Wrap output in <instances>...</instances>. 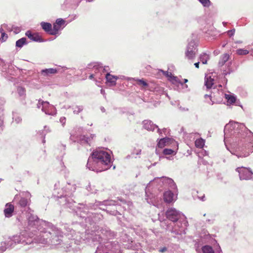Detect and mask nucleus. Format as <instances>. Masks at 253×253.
<instances>
[{
    "instance_id": "1",
    "label": "nucleus",
    "mask_w": 253,
    "mask_h": 253,
    "mask_svg": "<svg viewBox=\"0 0 253 253\" xmlns=\"http://www.w3.org/2000/svg\"><path fill=\"white\" fill-rule=\"evenodd\" d=\"M27 229L31 233L28 238L42 244H50L56 247L62 242L63 233L51 223L41 220L37 215L28 216Z\"/></svg>"
},
{
    "instance_id": "2",
    "label": "nucleus",
    "mask_w": 253,
    "mask_h": 253,
    "mask_svg": "<svg viewBox=\"0 0 253 253\" xmlns=\"http://www.w3.org/2000/svg\"><path fill=\"white\" fill-rule=\"evenodd\" d=\"M224 142L242 151L246 148V143H253V133L243 124L230 122L224 127Z\"/></svg>"
},
{
    "instance_id": "3",
    "label": "nucleus",
    "mask_w": 253,
    "mask_h": 253,
    "mask_svg": "<svg viewBox=\"0 0 253 253\" xmlns=\"http://www.w3.org/2000/svg\"><path fill=\"white\" fill-rule=\"evenodd\" d=\"M110 154L103 149H97L91 154L86 164L87 168L96 172L109 169L112 164Z\"/></svg>"
},
{
    "instance_id": "4",
    "label": "nucleus",
    "mask_w": 253,
    "mask_h": 253,
    "mask_svg": "<svg viewBox=\"0 0 253 253\" xmlns=\"http://www.w3.org/2000/svg\"><path fill=\"white\" fill-rule=\"evenodd\" d=\"M78 205H80V208L76 211L77 215L84 218L85 223H89L91 225L93 223L98 222L102 218V215L94 213L92 212L93 211L96 210L100 205L114 206L116 205V202L112 200H105L103 202L96 201L95 203H88L85 205L78 204Z\"/></svg>"
},
{
    "instance_id": "5",
    "label": "nucleus",
    "mask_w": 253,
    "mask_h": 253,
    "mask_svg": "<svg viewBox=\"0 0 253 253\" xmlns=\"http://www.w3.org/2000/svg\"><path fill=\"white\" fill-rule=\"evenodd\" d=\"M166 216L168 219L172 221L173 225H170L167 223V221L164 220L161 222V226L164 227L166 226V229L169 230L171 233L176 235H181L185 234V229L187 226L188 223L186 220L185 215L179 211L174 208H169L166 212Z\"/></svg>"
},
{
    "instance_id": "6",
    "label": "nucleus",
    "mask_w": 253,
    "mask_h": 253,
    "mask_svg": "<svg viewBox=\"0 0 253 253\" xmlns=\"http://www.w3.org/2000/svg\"><path fill=\"white\" fill-rule=\"evenodd\" d=\"M76 187L75 185H71L68 183L66 186L61 189H54L53 196L57 198H63L65 202L64 204L67 207L71 209L73 211H76L80 208V206L76 204L75 201L71 198L73 196V193L75 192Z\"/></svg>"
},
{
    "instance_id": "7",
    "label": "nucleus",
    "mask_w": 253,
    "mask_h": 253,
    "mask_svg": "<svg viewBox=\"0 0 253 253\" xmlns=\"http://www.w3.org/2000/svg\"><path fill=\"white\" fill-rule=\"evenodd\" d=\"M27 233H24L19 235L8 237L0 243V253H3L8 249H12L16 245H31L33 242L32 238H27Z\"/></svg>"
},
{
    "instance_id": "8",
    "label": "nucleus",
    "mask_w": 253,
    "mask_h": 253,
    "mask_svg": "<svg viewBox=\"0 0 253 253\" xmlns=\"http://www.w3.org/2000/svg\"><path fill=\"white\" fill-rule=\"evenodd\" d=\"M174 183V181L171 178L167 177H156L153 180L150 181L145 188L146 200L147 203L155 206L158 201V197H155L150 191L151 186L156 183L159 184H168L169 187Z\"/></svg>"
},
{
    "instance_id": "9",
    "label": "nucleus",
    "mask_w": 253,
    "mask_h": 253,
    "mask_svg": "<svg viewBox=\"0 0 253 253\" xmlns=\"http://www.w3.org/2000/svg\"><path fill=\"white\" fill-rule=\"evenodd\" d=\"M65 228L67 231V232L64 233L65 235L68 237L69 239L74 241L75 244H80L82 240H84V233L76 232L75 230L69 227L65 226Z\"/></svg>"
},
{
    "instance_id": "10",
    "label": "nucleus",
    "mask_w": 253,
    "mask_h": 253,
    "mask_svg": "<svg viewBox=\"0 0 253 253\" xmlns=\"http://www.w3.org/2000/svg\"><path fill=\"white\" fill-rule=\"evenodd\" d=\"M197 51V43L194 40H192L188 42L187 46L185 51V57L188 59H193L195 57Z\"/></svg>"
},
{
    "instance_id": "11",
    "label": "nucleus",
    "mask_w": 253,
    "mask_h": 253,
    "mask_svg": "<svg viewBox=\"0 0 253 253\" xmlns=\"http://www.w3.org/2000/svg\"><path fill=\"white\" fill-rule=\"evenodd\" d=\"M236 171L238 172L241 180H250L253 177V172L249 168L243 167H238L236 169Z\"/></svg>"
},
{
    "instance_id": "12",
    "label": "nucleus",
    "mask_w": 253,
    "mask_h": 253,
    "mask_svg": "<svg viewBox=\"0 0 253 253\" xmlns=\"http://www.w3.org/2000/svg\"><path fill=\"white\" fill-rule=\"evenodd\" d=\"M143 127L145 129L148 131H154L155 128H157V131L159 133L160 135H161L162 133V130L158 128V126L154 124L150 120H144L142 122ZM166 130V128H164L163 129V131H165Z\"/></svg>"
},
{
    "instance_id": "13",
    "label": "nucleus",
    "mask_w": 253,
    "mask_h": 253,
    "mask_svg": "<svg viewBox=\"0 0 253 253\" xmlns=\"http://www.w3.org/2000/svg\"><path fill=\"white\" fill-rule=\"evenodd\" d=\"M42 110L45 114L48 115H54L56 114V109L52 105L50 104L47 101L42 102Z\"/></svg>"
},
{
    "instance_id": "14",
    "label": "nucleus",
    "mask_w": 253,
    "mask_h": 253,
    "mask_svg": "<svg viewBox=\"0 0 253 253\" xmlns=\"http://www.w3.org/2000/svg\"><path fill=\"white\" fill-rule=\"evenodd\" d=\"M22 197L19 201L18 204L21 208H25L29 204L30 202L31 194L28 192H23L22 193Z\"/></svg>"
},
{
    "instance_id": "15",
    "label": "nucleus",
    "mask_w": 253,
    "mask_h": 253,
    "mask_svg": "<svg viewBox=\"0 0 253 253\" xmlns=\"http://www.w3.org/2000/svg\"><path fill=\"white\" fill-rule=\"evenodd\" d=\"M95 137V134H90L89 136L88 135H81L80 137L77 139L78 142L82 145L88 144L89 146L91 145L92 143V141Z\"/></svg>"
},
{
    "instance_id": "16",
    "label": "nucleus",
    "mask_w": 253,
    "mask_h": 253,
    "mask_svg": "<svg viewBox=\"0 0 253 253\" xmlns=\"http://www.w3.org/2000/svg\"><path fill=\"white\" fill-rule=\"evenodd\" d=\"M59 71L57 68H48L43 69L41 71V75L43 77H49L58 73Z\"/></svg>"
},
{
    "instance_id": "17",
    "label": "nucleus",
    "mask_w": 253,
    "mask_h": 253,
    "mask_svg": "<svg viewBox=\"0 0 253 253\" xmlns=\"http://www.w3.org/2000/svg\"><path fill=\"white\" fill-rule=\"evenodd\" d=\"M14 209V207L13 205L10 203H7L4 210V213L5 217H10L12 216Z\"/></svg>"
},
{
    "instance_id": "18",
    "label": "nucleus",
    "mask_w": 253,
    "mask_h": 253,
    "mask_svg": "<svg viewBox=\"0 0 253 253\" xmlns=\"http://www.w3.org/2000/svg\"><path fill=\"white\" fill-rule=\"evenodd\" d=\"M105 78L107 83H110L111 85L114 86L116 84V81L119 79L118 76L111 75L110 73H107L105 75Z\"/></svg>"
},
{
    "instance_id": "19",
    "label": "nucleus",
    "mask_w": 253,
    "mask_h": 253,
    "mask_svg": "<svg viewBox=\"0 0 253 253\" xmlns=\"http://www.w3.org/2000/svg\"><path fill=\"white\" fill-rule=\"evenodd\" d=\"M25 35L33 41L37 42H42V39L39 35L32 34L30 31H27Z\"/></svg>"
},
{
    "instance_id": "20",
    "label": "nucleus",
    "mask_w": 253,
    "mask_h": 253,
    "mask_svg": "<svg viewBox=\"0 0 253 253\" xmlns=\"http://www.w3.org/2000/svg\"><path fill=\"white\" fill-rule=\"evenodd\" d=\"M164 201L167 203L172 202L173 193L171 191H166L163 194Z\"/></svg>"
},
{
    "instance_id": "21",
    "label": "nucleus",
    "mask_w": 253,
    "mask_h": 253,
    "mask_svg": "<svg viewBox=\"0 0 253 253\" xmlns=\"http://www.w3.org/2000/svg\"><path fill=\"white\" fill-rule=\"evenodd\" d=\"M230 55L228 53H224L220 56L218 65L219 67L223 66L225 63L229 59Z\"/></svg>"
},
{
    "instance_id": "22",
    "label": "nucleus",
    "mask_w": 253,
    "mask_h": 253,
    "mask_svg": "<svg viewBox=\"0 0 253 253\" xmlns=\"http://www.w3.org/2000/svg\"><path fill=\"white\" fill-rule=\"evenodd\" d=\"M41 26L42 29L46 33L50 35L51 32L52 25L48 22H42L41 23Z\"/></svg>"
},
{
    "instance_id": "23",
    "label": "nucleus",
    "mask_w": 253,
    "mask_h": 253,
    "mask_svg": "<svg viewBox=\"0 0 253 253\" xmlns=\"http://www.w3.org/2000/svg\"><path fill=\"white\" fill-rule=\"evenodd\" d=\"M170 141V139L167 137L161 138L158 142L157 146L159 148H163L165 146L168 145Z\"/></svg>"
},
{
    "instance_id": "24",
    "label": "nucleus",
    "mask_w": 253,
    "mask_h": 253,
    "mask_svg": "<svg viewBox=\"0 0 253 253\" xmlns=\"http://www.w3.org/2000/svg\"><path fill=\"white\" fill-rule=\"evenodd\" d=\"M93 68L95 70V74H91L89 76V79H90V80L94 78V76H95L96 78L98 77V76H97V72H96L97 70L98 71H101L102 72L106 71V67H105L103 69L101 67H98L97 65H93ZM106 68H108V67H106Z\"/></svg>"
},
{
    "instance_id": "25",
    "label": "nucleus",
    "mask_w": 253,
    "mask_h": 253,
    "mask_svg": "<svg viewBox=\"0 0 253 253\" xmlns=\"http://www.w3.org/2000/svg\"><path fill=\"white\" fill-rule=\"evenodd\" d=\"M214 80L211 77H205V85L208 89L211 88L213 84Z\"/></svg>"
},
{
    "instance_id": "26",
    "label": "nucleus",
    "mask_w": 253,
    "mask_h": 253,
    "mask_svg": "<svg viewBox=\"0 0 253 253\" xmlns=\"http://www.w3.org/2000/svg\"><path fill=\"white\" fill-rule=\"evenodd\" d=\"M27 39L26 38H22L17 40L16 42V46L21 48L24 45L27 44Z\"/></svg>"
},
{
    "instance_id": "27",
    "label": "nucleus",
    "mask_w": 253,
    "mask_h": 253,
    "mask_svg": "<svg viewBox=\"0 0 253 253\" xmlns=\"http://www.w3.org/2000/svg\"><path fill=\"white\" fill-rule=\"evenodd\" d=\"M205 143V140L202 138H200L196 140L195 144L197 148H202L204 147Z\"/></svg>"
},
{
    "instance_id": "28",
    "label": "nucleus",
    "mask_w": 253,
    "mask_h": 253,
    "mask_svg": "<svg viewBox=\"0 0 253 253\" xmlns=\"http://www.w3.org/2000/svg\"><path fill=\"white\" fill-rule=\"evenodd\" d=\"M17 93L21 98H24L26 95L25 89L21 86H18L17 88Z\"/></svg>"
},
{
    "instance_id": "29",
    "label": "nucleus",
    "mask_w": 253,
    "mask_h": 253,
    "mask_svg": "<svg viewBox=\"0 0 253 253\" xmlns=\"http://www.w3.org/2000/svg\"><path fill=\"white\" fill-rule=\"evenodd\" d=\"M199 59L203 64H206L207 63L208 60L209 59V56L207 53H203L200 55Z\"/></svg>"
},
{
    "instance_id": "30",
    "label": "nucleus",
    "mask_w": 253,
    "mask_h": 253,
    "mask_svg": "<svg viewBox=\"0 0 253 253\" xmlns=\"http://www.w3.org/2000/svg\"><path fill=\"white\" fill-rule=\"evenodd\" d=\"M203 253H214L212 248L209 245H205L202 248Z\"/></svg>"
},
{
    "instance_id": "31",
    "label": "nucleus",
    "mask_w": 253,
    "mask_h": 253,
    "mask_svg": "<svg viewBox=\"0 0 253 253\" xmlns=\"http://www.w3.org/2000/svg\"><path fill=\"white\" fill-rule=\"evenodd\" d=\"M225 98L227 100V102L230 104H233L236 101V97L234 95L230 94H225Z\"/></svg>"
},
{
    "instance_id": "32",
    "label": "nucleus",
    "mask_w": 253,
    "mask_h": 253,
    "mask_svg": "<svg viewBox=\"0 0 253 253\" xmlns=\"http://www.w3.org/2000/svg\"><path fill=\"white\" fill-rule=\"evenodd\" d=\"M60 27L57 25L55 23L53 25V29L51 28V35H55L57 34L58 31L60 30Z\"/></svg>"
},
{
    "instance_id": "33",
    "label": "nucleus",
    "mask_w": 253,
    "mask_h": 253,
    "mask_svg": "<svg viewBox=\"0 0 253 253\" xmlns=\"http://www.w3.org/2000/svg\"><path fill=\"white\" fill-rule=\"evenodd\" d=\"M232 65V62L230 61L228 62L227 64L228 67V70H224L223 71V75H224V76H227V75H229L231 73L233 72V70L232 68L230 67L231 65Z\"/></svg>"
},
{
    "instance_id": "34",
    "label": "nucleus",
    "mask_w": 253,
    "mask_h": 253,
    "mask_svg": "<svg viewBox=\"0 0 253 253\" xmlns=\"http://www.w3.org/2000/svg\"><path fill=\"white\" fill-rule=\"evenodd\" d=\"M73 113L75 114H78L81 112L84 109V106L82 105L76 106L72 108Z\"/></svg>"
},
{
    "instance_id": "35",
    "label": "nucleus",
    "mask_w": 253,
    "mask_h": 253,
    "mask_svg": "<svg viewBox=\"0 0 253 253\" xmlns=\"http://www.w3.org/2000/svg\"><path fill=\"white\" fill-rule=\"evenodd\" d=\"M86 190L91 194H96L98 191V190L95 188V186L91 185L90 184L86 186Z\"/></svg>"
},
{
    "instance_id": "36",
    "label": "nucleus",
    "mask_w": 253,
    "mask_h": 253,
    "mask_svg": "<svg viewBox=\"0 0 253 253\" xmlns=\"http://www.w3.org/2000/svg\"><path fill=\"white\" fill-rule=\"evenodd\" d=\"M8 67V65L5 63L3 59L0 58V71H5Z\"/></svg>"
},
{
    "instance_id": "37",
    "label": "nucleus",
    "mask_w": 253,
    "mask_h": 253,
    "mask_svg": "<svg viewBox=\"0 0 253 253\" xmlns=\"http://www.w3.org/2000/svg\"><path fill=\"white\" fill-rule=\"evenodd\" d=\"M163 154L165 155H174L176 152L172 149L166 148L163 150Z\"/></svg>"
},
{
    "instance_id": "38",
    "label": "nucleus",
    "mask_w": 253,
    "mask_h": 253,
    "mask_svg": "<svg viewBox=\"0 0 253 253\" xmlns=\"http://www.w3.org/2000/svg\"><path fill=\"white\" fill-rule=\"evenodd\" d=\"M202 5L205 7H209L211 5L210 0H198Z\"/></svg>"
},
{
    "instance_id": "39",
    "label": "nucleus",
    "mask_w": 253,
    "mask_h": 253,
    "mask_svg": "<svg viewBox=\"0 0 253 253\" xmlns=\"http://www.w3.org/2000/svg\"><path fill=\"white\" fill-rule=\"evenodd\" d=\"M170 75L173 84L178 83L180 84L181 85H183V83L181 82L177 77L173 76L171 73H170Z\"/></svg>"
},
{
    "instance_id": "40",
    "label": "nucleus",
    "mask_w": 253,
    "mask_h": 253,
    "mask_svg": "<svg viewBox=\"0 0 253 253\" xmlns=\"http://www.w3.org/2000/svg\"><path fill=\"white\" fill-rule=\"evenodd\" d=\"M236 52L237 54L240 55H247L249 53V51L248 50L242 48L237 49Z\"/></svg>"
},
{
    "instance_id": "41",
    "label": "nucleus",
    "mask_w": 253,
    "mask_h": 253,
    "mask_svg": "<svg viewBox=\"0 0 253 253\" xmlns=\"http://www.w3.org/2000/svg\"><path fill=\"white\" fill-rule=\"evenodd\" d=\"M91 236H92V234L91 235ZM91 238L92 239V242H100V238H101V237L99 235H97V234H95V236L92 237V236H88L86 238Z\"/></svg>"
},
{
    "instance_id": "42",
    "label": "nucleus",
    "mask_w": 253,
    "mask_h": 253,
    "mask_svg": "<svg viewBox=\"0 0 253 253\" xmlns=\"http://www.w3.org/2000/svg\"><path fill=\"white\" fill-rule=\"evenodd\" d=\"M55 23L61 27L62 25L65 24V21L62 18H58L56 20Z\"/></svg>"
},
{
    "instance_id": "43",
    "label": "nucleus",
    "mask_w": 253,
    "mask_h": 253,
    "mask_svg": "<svg viewBox=\"0 0 253 253\" xmlns=\"http://www.w3.org/2000/svg\"><path fill=\"white\" fill-rule=\"evenodd\" d=\"M8 38L7 35L5 33L1 34V37L0 38V41L2 42H5Z\"/></svg>"
},
{
    "instance_id": "44",
    "label": "nucleus",
    "mask_w": 253,
    "mask_h": 253,
    "mask_svg": "<svg viewBox=\"0 0 253 253\" xmlns=\"http://www.w3.org/2000/svg\"><path fill=\"white\" fill-rule=\"evenodd\" d=\"M13 119L14 120V121L17 124L20 123L22 121L21 118L20 117L17 116H13Z\"/></svg>"
},
{
    "instance_id": "45",
    "label": "nucleus",
    "mask_w": 253,
    "mask_h": 253,
    "mask_svg": "<svg viewBox=\"0 0 253 253\" xmlns=\"http://www.w3.org/2000/svg\"><path fill=\"white\" fill-rule=\"evenodd\" d=\"M138 84L139 85H142L143 86H147L148 85L147 83L143 80H138Z\"/></svg>"
},
{
    "instance_id": "46",
    "label": "nucleus",
    "mask_w": 253,
    "mask_h": 253,
    "mask_svg": "<svg viewBox=\"0 0 253 253\" xmlns=\"http://www.w3.org/2000/svg\"><path fill=\"white\" fill-rule=\"evenodd\" d=\"M66 118L64 117H61L59 120L60 123L62 124V126H64V125L66 123Z\"/></svg>"
},
{
    "instance_id": "47",
    "label": "nucleus",
    "mask_w": 253,
    "mask_h": 253,
    "mask_svg": "<svg viewBox=\"0 0 253 253\" xmlns=\"http://www.w3.org/2000/svg\"><path fill=\"white\" fill-rule=\"evenodd\" d=\"M235 29H232V30L228 31L227 34L229 36L231 37L234 35V34H235Z\"/></svg>"
},
{
    "instance_id": "48",
    "label": "nucleus",
    "mask_w": 253,
    "mask_h": 253,
    "mask_svg": "<svg viewBox=\"0 0 253 253\" xmlns=\"http://www.w3.org/2000/svg\"><path fill=\"white\" fill-rule=\"evenodd\" d=\"M167 250H168L167 248L164 247L160 248L159 249V252L160 253H164L166 252Z\"/></svg>"
},
{
    "instance_id": "49",
    "label": "nucleus",
    "mask_w": 253,
    "mask_h": 253,
    "mask_svg": "<svg viewBox=\"0 0 253 253\" xmlns=\"http://www.w3.org/2000/svg\"><path fill=\"white\" fill-rule=\"evenodd\" d=\"M13 30H14V32L15 33V34H18L20 32V28L18 27H13Z\"/></svg>"
},
{
    "instance_id": "50",
    "label": "nucleus",
    "mask_w": 253,
    "mask_h": 253,
    "mask_svg": "<svg viewBox=\"0 0 253 253\" xmlns=\"http://www.w3.org/2000/svg\"><path fill=\"white\" fill-rule=\"evenodd\" d=\"M234 154L236 155L238 158L243 157H247L249 155V154L247 152H246V153L243 154H240V155H239L238 154Z\"/></svg>"
},
{
    "instance_id": "51",
    "label": "nucleus",
    "mask_w": 253,
    "mask_h": 253,
    "mask_svg": "<svg viewBox=\"0 0 253 253\" xmlns=\"http://www.w3.org/2000/svg\"><path fill=\"white\" fill-rule=\"evenodd\" d=\"M39 132L40 133V134L42 135H43V138L42 139V142L43 143H44L45 142V134L44 133V130L40 131Z\"/></svg>"
},
{
    "instance_id": "52",
    "label": "nucleus",
    "mask_w": 253,
    "mask_h": 253,
    "mask_svg": "<svg viewBox=\"0 0 253 253\" xmlns=\"http://www.w3.org/2000/svg\"><path fill=\"white\" fill-rule=\"evenodd\" d=\"M42 101H43L42 100V99H39V102H38V104L37 105L38 108H39V109L41 108H42Z\"/></svg>"
},
{
    "instance_id": "53",
    "label": "nucleus",
    "mask_w": 253,
    "mask_h": 253,
    "mask_svg": "<svg viewBox=\"0 0 253 253\" xmlns=\"http://www.w3.org/2000/svg\"><path fill=\"white\" fill-rule=\"evenodd\" d=\"M165 76L167 77H169L170 78V73H169L168 71H164L163 70H161Z\"/></svg>"
},
{
    "instance_id": "54",
    "label": "nucleus",
    "mask_w": 253,
    "mask_h": 253,
    "mask_svg": "<svg viewBox=\"0 0 253 253\" xmlns=\"http://www.w3.org/2000/svg\"><path fill=\"white\" fill-rule=\"evenodd\" d=\"M169 188L171 189V190H175V189H176V184L175 183V182L174 183H173L170 187Z\"/></svg>"
},
{
    "instance_id": "55",
    "label": "nucleus",
    "mask_w": 253,
    "mask_h": 253,
    "mask_svg": "<svg viewBox=\"0 0 253 253\" xmlns=\"http://www.w3.org/2000/svg\"><path fill=\"white\" fill-rule=\"evenodd\" d=\"M166 158L169 160H173V157L172 156L166 157Z\"/></svg>"
},
{
    "instance_id": "56",
    "label": "nucleus",
    "mask_w": 253,
    "mask_h": 253,
    "mask_svg": "<svg viewBox=\"0 0 253 253\" xmlns=\"http://www.w3.org/2000/svg\"><path fill=\"white\" fill-rule=\"evenodd\" d=\"M199 199H200L202 201H204L205 200V195H203L201 197H199Z\"/></svg>"
},
{
    "instance_id": "57",
    "label": "nucleus",
    "mask_w": 253,
    "mask_h": 253,
    "mask_svg": "<svg viewBox=\"0 0 253 253\" xmlns=\"http://www.w3.org/2000/svg\"><path fill=\"white\" fill-rule=\"evenodd\" d=\"M3 125V122L0 119V129H2Z\"/></svg>"
},
{
    "instance_id": "58",
    "label": "nucleus",
    "mask_w": 253,
    "mask_h": 253,
    "mask_svg": "<svg viewBox=\"0 0 253 253\" xmlns=\"http://www.w3.org/2000/svg\"><path fill=\"white\" fill-rule=\"evenodd\" d=\"M194 65L195 66L196 68H199V62H196L194 64Z\"/></svg>"
},
{
    "instance_id": "59",
    "label": "nucleus",
    "mask_w": 253,
    "mask_h": 253,
    "mask_svg": "<svg viewBox=\"0 0 253 253\" xmlns=\"http://www.w3.org/2000/svg\"><path fill=\"white\" fill-rule=\"evenodd\" d=\"M100 93L103 95L104 96H105V90L103 89H101L100 90Z\"/></svg>"
},
{
    "instance_id": "60",
    "label": "nucleus",
    "mask_w": 253,
    "mask_h": 253,
    "mask_svg": "<svg viewBox=\"0 0 253 253\" xmlns=\"http://www.w3.org/2000/svg\"><path fill=\"white\" fill-rule=\"evenodd\" d=\"M2 33H4V32L2 27L1 26L0 27V34H2Z\"/></svg>"
},
{
    "instance_id": "61",
    "label": "nucleus",
    "mask_w": 253,
    "mask_h": 253,
    "mask_svg": "<svg viewBox=\"0 0 253 253\" xmlns=\"http://www.w3.org/2000/svg\"><path fill=\"white\" fill-rule=\"evenodd\" d=\"M207 97H210V98H211V95H208V94H205V98H206Z\"/></svg>"
},
{
    "instance_id": "62",
    "label": "nucleus",
    "mask_w": 253,
    "mask_h": 253,
    "mask_svg": "<svg viewBox=\"0 0 253 253\" xmlns=\"http://www.w3.org/2000/svg\"><path fill=\"white\" fill-rule=\"evenodd\" d=\"M210 100H211V102H208V103H209L210 104H211V105H213V103H214L213 101H211V98H210Z\"/></svg>"
},
{
    "instance_id": "63",
    "label": "nucleus",
    "mask_w": 253,
    "mask_h": 253,
    "mask_svg": "<svg viewBox=\"0 0 253 253\" xmlns=\"http://www.w3.org/2000/svg\"><path fill=\"white\" fill-rule=\"evenodd\" d=\"M141 150H138V151L136 152V155H139V154H140V153H141Z\"/></svg>"
},
{
    "instance_id": "64",
    "label": "nucleus",
    "mask_w": 253,
    "mask_h": 253,
    "mask_svg": "<svg viewBox=\"0 0 253 253\" xmlns=\"http://www.w3.org/2000/svg\"><path fill=\"white\" fill-rule=\"evenodd\" d=\"M101 110L102 111V112H104L105 111V109L104 107H101Z\"/></svg>"
}]
</instances>
